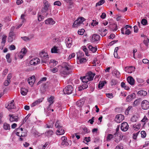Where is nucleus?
Wrapping results in <instances>:
<instances>
[{
	"mask_svg": "<svg viewBox=\"0 0 149 149\" xmlns=\"http://www.w3.org/2000/svg\"><path fill=\"white\" fill-rule=\"evenodd\" d=\"M70 70L68 69H61L60 72V74L63 77H65L70 74Z\"/></svg>",
	"mask_w": 149,
	"mask_h": 149,
	"instance_id": "nucleus-5",
	"label": "nucleus"
},
{
	"mask_svg": "<svg viewBox=\"0 0 149 149\" xmlns=\"http://www.w3.org/2000/svg\"><path fill=\"white\" fill-rule=\"evenodd\" d=\"M99 31L101 32V35L102 37L106 36L107 33V30L106 29L104 30L103 29H99Z\"/></svg>",
	"mask_w": 149,
	"mask_h": 149,
	"instance_id": "nucleus-30",
	"label": "nucleus"
},
{
	"mask_svg": "<svg viewBox=\"0 0 149 149\" xmlns=\"http://www.w3.org/2000/svg\"><path fill=\"white\" fill-rule=\"evenodd\" d=\"M52 122L51 124L49 123V125H48V124H47L46 125L47 126L46 127L49 128H52L53 127V125L54 124V122L53 121H51Z\"/></svg>",
	"mask_w": 149,
	"mask_h": 149,
	"instance_id": "nucleus-50",
	"label": "nucleus"
},
{
	"mask_svg": "<svg viewBox=\"0 0 149 149\" xmlns=\"http://www.w3.org/2000/svg\"><path fill=\"white\" fill-rule=\"evenodd\" d=\"M141 136L142 138H145L146 136V132L144 131H142L141 132Z\"/></svg>",
	"mask_w": 149,
	"mask_h": 149,
	"instance_id": "nucleus-52",
	"label": "nucleus"
},
{
	"mask_svg": "<svg viewBox=\"0 0 149 149\" xmlns=\"http://www.w3.org/2000/svg\"><path fill=\"white\" fill-rule=\"evenodd\" d=\"M85 32L84 29H81L79 30L78 31V33L80 35H83Z\"/></svg>",
	"mask_w": 149,
	"mask_h": 149,
	"instance_id": "nucleus-46",
	"label": "nucleus"
},
{
	"mask_svg": "<svg viewBox=\"0 0 149 149\" xmlns=\"http://www.w3.org/2000/svg\"><path fill=\"white\" fill-rule=\"evenodd\" d=\"M84 140L88 142L91 141V137H85L84 138Z\"/></svg>",
	"mask_w": 149,
	"mask_h": 149,
	"instance_id": "nucleus-63",
	"label": "nucleus"
},
{
	"mask_svg": "<svg viewBox=\"0 0 149 149\" xmlns=\"http://www.w3.org/2000/svg\"><path fill=\"white\" fill-rule=\"evenodd\" d=\"M100 36L96 34H95L93 35L92 37V41L93 42L97 41L100 40Z\"/></svg>",
	"mask_w": 149,
	"mask_h": 149,
	"instance_id": "nucleus-21",
	"label": "nucleus"
},
{
	"mask_svg": "<svg viewBox=\"0 0 149 149\" xmlns=\"http://www.w3.org/2000/svg\"><path fill=\"white\" fill-rule=\"evenodd\" d=\"M10 81H8V80H6L4 82V85L6 86H8L10 82Z\"/></svg>",
	"mask_w": 149,
	"mask_h": 149,
	"instance_id": "nucleus-60",
	"label": "nucleus"
},
{
	"mask_svg": "<svg viewBox=\"0 0 149 149\" xmlns=\"http://www.w3.org/2000/svg\"><path fill=\"white\" fill-rule=\"evenodd\" d=\"M143 43L146 46H148V43L149 42V39L147 38L146 40H145L143 42Z\"/></svg>",
	"mask_w": 149,
	"mask_h": 149,
	"instance_id": "nucleus-58",
	"label": "nucleus"
},
{
	"mask_svg": "<svg viewBox=\"0 0 149 149\" xmlns=\"http://www.w3.org/2000/svg\"><path fill=\"white\" fill-rule=\"evenodd\" d=\"M85 20V19L83 17L78 18L74 22L73 26L74 27H78L81 25H83V22Z\"/></svg>",
	"mask_w": 149,
	"mask_h": 149,
	"instance_id": "nucleus-2",
	"label": "nucleus"
},
{
	"mask_svg": "<svg viewBox=\"0 0 149 149\" xmlns=\"http://www.w3.org/2000/svg\"><path fill=\"white\" fill-rule=\"evenodd\" d=\"M132 100V99L131 97V96L130 95H128L126 98V101L127 102H130Z\"/></svg>",
	"mask_w": 149,
	"mask_h": 149,
	"instance_id": "nucleus-55",
	"label": "nucleus"
},
{
	"mask_svg": "<svg viewBox=\"0 0 149 149\" xmlns=\"http://www.w3.org/2000/svg\"><path fill=\"white\" fill-rule=\"evenodd\" d=\"M27 52V50L25 48H23L19 53L18 56L20 58H22Z\"/></svg>",
	"mask_w": 149,
	"mask_h": 149,
	"instance_id": "nucleus-12",
	"label": "nucleus"
},
{
	"mask_svg": "<svg viewBox=\"0 0 149 149\" xmlns=\"http://www.w3.org/2000/svg\"><path fill=\"white\" fill-rule=\"evenodd\" d=\"M142 61L144 63H148L149 64L148 68H149V61L147 59H144Z\"/></svg>",
	"mask_w": 149,
	"mask_h": 149,
	"instance_id": "nucleus-64",
	"label": "nucleus"
},
{
	"mask_svg": "<svg viewBox=\"0 0 149 149\" xmlns=\"http://www.w3.org/2000/svg\"><path fill=\"white\" fill-rule=\"evenodd\" d=\"M35 79L34 76H32L29 78L27 80L28 82L30 85L32 86L35 82Z\"/></svg>",
	"mask_w": 149,
	"mask_h": 149,
	"instance_id": "nucleus-15",
	"label": "nucleus"
},
{
	"mask_svg": "<svg viewBox=\"0 0 149 149\" xmlns=\"http://www.w3.org/2000/svg\"><path fill=\"white\" fill-rule=\"evenodd\" d=\"M6 107L8 110L14 109L15 107L14 100H12L10 102L8 103L5 104Z\"/></svg>",
	"mask_w": 149,
	"mask_h": 149,
	"instance_id": "nucleus-7",
	"label": "nucleus"
},
{
	"mask_svg": "<svg viewBox=\"0 0 149 149\" xmlns=\"http://www.w3.org/2000/svg\"><path fill=\"white\" fill-rule=\"evenodd\" d=\"M55 127L58 129L61 128L62 127L60 125L59 122L58 120H57L55 124Z\"/></svg>",
	"mask_w": 149,
	"mask_h": 149,
	"instance_id": "nucleus-42",
	"label": "nucleus"
},
{
	"mask_svg": "<svg viewBox=\"0 0 149 149\" xmlns=\"http://www.w3.org/2000/svg\"><path fill=\"white\" fill-rule=\"evenodd\" d=\"M21 93L23 95H25L28 92L27 89L24 87H22L21 88Z\"/></svg>",
	"mask_w": 149,
	"mask_h": 149,
	"instance_id": "nucleus-26",
	"label": "nucleus"
},
{
	"mask_svg": "<svg viewBox=\"0 0 149 149\" xmlns=\"http://www.w3.org/2000/svg\"><path fill=\"white\" fill-rule=\"evenodd\" d=\"M53 131L51 130L46 132L45 133L46 135L48 136H51L53 134Z\"/></svg>",
	"mask_w": 149,
	"mask_h": 149,
	"instance_id": "nucleus-39",
	"label": "nucleus"
},
{
	"mask_svg": "<svg viewBox=\"0 0 149 149\" xmlns=\"http://www.w3.org/2000/svg\"><path fill=\"white\" fill-rule=\"evenodd\" d=\"M3 128L5 130H9L10 129L9 124L6 123H4L3 124Z\"/></svg>",
	"mask_w": 149,
	"mask_h": 149,
	"instance_id": "nucleus-38",
	"label": "nucleus"
},
{
	"mask_svg": "<svg viewBox=\"0 0 149 149\" xmlns=\"http://www.w3.org/2000/svg\"><path fill=\"white\" fill-rule=\"evenodd\" d=\"M45 24H47L53 25L55 24V22L51 18H49L45 21Z\"/></svg>",
	"mask_w": 149,
	"mask_h": 149,
	"instance_id": "nucleus-18",
	"label": "nucleus"
},
{
	"mask_svg": "<svg viewBox=\"0 0 149 149\" xmlns=\"http://www.w3.org/2000/svg\"><path fill=\"white\" fill-rule=\"evenodd\" d=\"M106 95L107 97L111 99L113 97V95L112 93H106Z\"/></svg>",
	"mask_w": 149,
	"mask_h": 149,
	"instance_id": "nucleus-57",
	"label": "nucleus"
},
{
	"mask_svg": "<svg viewBox=\"0 0 149 149\" xmlns=\"http://www.w3.org/2000/svg\"><path fill=\"white\" fill-rule=\"evenodd\" d=\"M121 33L123 34L129 35L131 33V31L129 29H124V28H122L121 29Z\"/></svg>",
	"mask_w": 149,
	"mask_h": 149,
	"instance_id": "nucleus-24",
	"label": "nucleus"
},
{
	"mask_svg": "<svg viewBox=\"0 0 149 149\" xmlns=\"http://www.w3.org/2000/svg\"><path fill=\"white\" fill-rule=\"evenodd\" d=\"M134 130L136 131L139 130L141 127V124L140 123H138L137 125H135L133 126Z\"/></svg>",
	"mask_w": 149,
	"mask_h": 149,
	"instance_id": "nucleus-36",
	"label": "nucleus"
},
{
	"mask_svg": "<svg viewBox=\"0 0 149 149\" xmlns=\"http://www.w3.org/2000/svg\"><path fill=\"white\" fill-rule=\"evenodd\" d=\"M84 103V101L83 100L78 101L76 102L77 105L79 107H82Z\"/></svg>",
	"mask_w": 149,
	"mask_h": 149,
	"instance_id": "nucleus-32",
	"label": "nucleus"
},
{
	"mask_svg": "<svg viewBox=\"0 0 149 149\" xmlns=\"http://www.w3.org/2000/svg\"><path fill=\"white\" fill-rule=\"evenodd\" d=\"M113 73L118 78L120 77V73L118 71L116 70H114Z\"/></svg>",
	"mask_w": 149,
	"mask_h": 149,
	"instance_id": "nucleus-41",
	"label": "nucleus"
},
{
	"mask_svg": "<svg viewBox=\"0 0 149 149\" xmlns=\"http://www.w3.org/2000/svg\"><path fill=\"white\" fill-rule=\"evenodd\" d=\"M147 23V20L145 19H143L141 21V23L143 25H146Z\"/></svg>",
	"mask_w": 149,
	"mask_h": 149,
	"instance_id": "nucleus-53",
	"label": "nucleus"
},
{
	"mask_svg": "<svg viewBox=\"0 0 149 149\" xmlns=\"http://www.w3.org/2000/svg\"><path fill=\"white\" fill-rule=\"evenodd\" d=\"M80 53H77V58L80 60V62L81 63H83L86 61V58H81L80 55Z\"/></svg>",
	"mask_w": 149,
	"mask_h": 149,
	"instance_id": "nucleus-22",
	"label": "nucleus"
},
{
	"mask_svg": "<svg viewBox=\"0 0 149 149\" xmlns=\"http://www.w3.org/2000/svg\"><path fill=\"white\" fill-rule=\"evenodd\" d=\"M15 38V35L13 31H11L9 34V36L8 38V42H12Z\"/></svg>",
	"mask_w": 149,
	"mask_h": 149,
	"instance_id": "nucleus-10",
	"label": "nucleus"
},
{
	"mask_svg": "<svg viewBox=\"0 0 149 149\" xmlns=\"http://www.w3.org/2000/svg\"><path fill=\"white\" fill-rule=\"evenodd\" d=\"M62 142L61 145L62 146H68L69 145V143L67 141V138L65 136H63L61 138Z\"/></svg>",
	"mask_w": 149,
	"mask_h": 149,
	"instance_id": "nucleus-13",
	"label": "nucleus"
},
{
	"mask_svg": "<svg viewBox=\"0 0 149 149\" xmlns=\"http://www.w3.org/2000/svg\"><path fill=\"white\" fill-rule=\"evenodd\" d=\"M129 125L128 123L126 122H124L121 124L120 128L121 130L124 132L127 131L129 129Z\"/></svg>",
	"mask_w": 149,
	"mask_h": 149,
	"instance_id": "nucleus-6",
	"label": "nucleus"
},
{
	"mask_svg": "<svg viewBox=\"0 0 149 149\" xmlns=\"http://www.w3.org/2000/svg\"><path fill=\"white\" fill-rule=\"evenodd\" d=\"M113 135L111 134H108L107 137V141L110 140L113 137Z\"/></svg>",
	"mask_w": 149,
	"mask_h": 149,
	"instance_id": "nucleus-48",
	"label": "nucleus"
},
{
	"mask_svg": "<svg viewBox=\"0 0 149 149\" xmlns=\"http://www.w3.org/2000/svg\"><path fill=\"white\" fill-rule=\"evenodd\" d=\"M142 108L143 110H147L149 109V102L146 100H143L141 104Z\"/></svg>",
	"mask_w": 149,
	"mask_h": 149,
	"instance_id": "nucleus-4",
	"label": "nucleus"
},
{
	"mask_svg": "<svg viewBox=\"0 0 149 149\" xmlns=\"http://www.w3.org/2000/svg\"><path fill=\"white\" fill-rule=\"evenodd\" d=\"M140 103V100L139 99L136 100L134 102L133 104L135 106H136L139 104Z\"/></svg>",
	"mask_w": 149,
	"mask_h": 149,
	"instance_id": "nucleus-51",
	"label": "nucleus"
},
{
	"mask_svg": "<svg viewBox=\"0 0 149 149\" xmlns=\"http://www.w3.org/2000/svg\"><path fill=\"white\" fill-rule=\"evenodd\" d=\"M65 43L67 47L69 48L72 45V38H67L65 39Z\"/></svg>",
	"mask_w": 149,
	"mask_h": 149,
	"instance_id": "nucleus-14",
	"label": "nucleus"
},
{
	"mask_svg": "<svg viewBox=\"0 0 149 149\" xmlns=\"http://www.w3.org/2000/svg\"><path fill=\"white\" fill-rule=\"evenodd\" d=\"M105 2V1L104 0H101L100 1L96 3V6H100L103 4Z\"/></svg>",
	"mask_w": 149,
	"mask_h": 149,
	"instance_id": "nucleus-45",
	"label": "nucleus"
},
{
	"mask_svg": "<svg viewBox=\"0 0 149 149\" xmlns=\"http://www.w3.org/2000/svg\"><path fill=\"white\" fill-rule=\"evenodd\" d=\"M65 133L64 130L62 128L58 129L57 130L56 134L57 135H62L64 134Z\"/></svg>",
	"mask_w": 149,
	"mask_h": 149,
	"instance_id": "nucleus-31",
	"label": "nucleus"
},
{
	"mask_svg": "<svg viewBox=\"0 0 149 149\" xmlns=\"http://www.w3.org/2000/svg\"><path fill=\"white\" fill-rule=\"evenodd\" d=\"M138 118L136 116H133L131 118V120L132 122H135L137 121L138 120Z\"/></svg>",
	"mask_w": 149,
	"mask_h": 149,
	"instance_id": "nucleus-49",
	"label": "nucleus"
},
{
	"mask_svg": "<svg viewBox=\"0 0 149 149\" xmlns=\"http://www.w3.org/2000/svg\"><path fill=\"white\" fill-rule=\"evenodd\" d=\"M106 83V81H100L98 85V88L101 89L104 85Z\"/></svg>",
	"mask_w": 149,
	"mask_h": 149,
	"instance_id": "nucleus-34",
	"label": "nucleus"
},
{
	"mask_svg": "<svg viewBox=\"0 0 149 149\" xmlns=\"http://www.w3.org/2000/svg\"><path fill=\"white\" fill-rule=\"evenodd\" d=\"M54 97L53 96H51L48 99V101L50 103L49 104V106H51V105L54 102Z\"/></svg>",
	"mask_w": 149,
	"mask_h": 149,
	"instance_id": "nucleus-37",
	"label": "nucleus"
},
{
	"mask_svg": "<svg viewBox=\"0 0 149 149\" xmlns=\"http://www.w3.org/2000/svg\"><path fill=\"white\" fill-rule=\"evenodd\" d=\"M124 119V116L121 114L117 115L115 119V121L118 123H120Z\"/></svg>",
	"mask_w": 149,
	"mask_h": 149,
	"instance_id": "nucleus-11",
	"label": "nucleus"
},
{
	"mask_svg": "<svg viewBox=\"0 0 149 149\" xmlns=\"http://www.w3.org/2000/svg\"><path fill=\"white\" fill-rule=\"evenodd\" d=\"M83 130L84 134L87 133L89 132V131H88L87 128L86 127L83 128Z\"/></svg>",
	"mask_w": 149,
	"mask_h": 149,
	"instance_id": "nucleus-56",
	"label": "nucleus"
},
{
	"mask_svg": "<svg viewBox=\"0 0 149 149\" xmlns=\"http://www.w3.org/2000/svg\"><path fill=\"white\" fill-rule=\"evenodd\" d=\"M111 84V86L115 85L117 83V81L114 79H112L110 82Z\"/></svg>",
	"mask_w": 149,
	"mask_h": 149,
	"instance_id": "nucleus-47",
	"label": "nucleus"
},
{
	"mask_svg": "<svg viewBox=\"0 0 149 149\" xmlns=\"http://www.w3.org/2000/svg\"><path fill=\"white\" fill-rule=\"evenodd\" d=\"M30 115H29L28 114L27 116H26L25 118H24V120L22 122V123L20 125L19 127L22 126V125L24 124V123L27 120L28 118L30 116Z\"/></svg>",
	"mask_w": 149,
	"mask_h": 149,
	"instance_id": "nucleus-44",
	"label": "nucleus"
},
{
	"mask_svg": "<svg viewBox=\"0 0 149 149\" xmlns=\"http://www.w3.org/2000/svg\"><path fill=\"white\" fill-rule=\"evenodd\" d=\"M147 94V92L144 91H140L138 92V94L141 96H145Z\"/></svg>",
	"mask_w": 149,
	"mask_h": 149,
	"instance_id": "nucleus-35",
	"label": "nucleus"
},
{
	"mask_svg": "<svg viewBox=\"0 0 149 149\" xmlns=\"http://www.w3.org/2000/svg\"><path fill=\"white\" fill-rule=\"evenodd\" d=\"M123 147L122 144L117 145L115 149H123Z\"/></svg>",
	"mask_w": 149,
	"mask_h": 149,
	"instance_id": "nucleus-61",
	"label": "nucleus"
},
{
	"mask_svg": "<svg viewBox=\"0 0 149 149\" xmlns=\"http://www.w3.org/2000/svg\"><path fill=\"white\" fill-rule=\"evenodd\" d=\"M61 69H71V67L70 65H69V63H67L65 62L63 63L61 65Z\"/></svg>",
	"mask_w": 149,
	"mask_h": 149,
	"instance_id": "nucleus-9",
	"label": "nucleus"
},
{
	"mask_svg": "<svg viewBox=\"0 0 149 149\" xmlns=\"http://www.w3.org/2000/svg\"><path fill=\"white\" fill-rule=\"evenodd\" d=\"M9 116L10 117V122H12L14 121H17L18 120V117L17 116L11 115H9Z\"/></svg>",
	"mask_w": 149,
	"mask_h": 149,
	"instance_id": "nucleus-23",
	"label": "nucleus"
},
{
	"mask_svg": "<svg viewBox=\"0 0 149 149\" xmlns=\"http://www.w3.org/2000/svg\"><path fill=\"white\" fill-rule=\"evenodd\" d=\"M51 52L52 53H58L59 52L60 50L58 47L54 46L51 49Z\"/></svg>",
	"mask_w": 149,
	"mask_h": 149,
	"instance_id": "nucleus-25",
	"label": "nucleus"
},
{
	"mask_svg": "<svg viewBox=\"0 0 149 149\" xmlns=\"http://www.w3.org/2000/svg\"><path fill=\"white\" fill-rule=\"evenodd\" d=\"M25 16V15L24 14L22 15L21 16V19L22 20V23L20 24L19 25L17 26V29H19L20 28L21 26L22 25L23 23L24 22V21H25V19H24V17Z\"/></svg>",
	"mask_w": 149,
	"mask_h": 149,
	"instance_id": "nucleus-29",
	"label": "nucleus"
},
{
	"mask_svg": "<svg viewBox=\"0 0 149 149\" xmlns=\"http://www.w3.org/2000/svg\"><path fill=\"white\" fill-rule=\"evenodd\" d=\"M38 21H41L44 19V17L43 16V15L41 13L39 12L38 13Z\"/></svg>",
	"mask_w": 149,
	"mask_h": 149,
	"instance_id": "nucleus-33",
	"label": "nucleus"
},
{
	"mask_svg": "<svg viewBox=\"0 0 149 149\" xmlns=\"http://www.w3.org/2000/svg\"><path fill=\"white\" fill-rule=\"evenodd\" d=\"M7 36H3V38L2 39V41L1 42V45L2 46H4V44L6 42V39Z\"/></svg>",
	"mask_w": 149,
	"mask_h": 149,
	"instance_id": "nucleus-40",
	"label": "nucleus"
},
{
	"mask_svg": "<svg viewBox=\"0 0 149 149\" xmlns=\"http://www.w3.org/2000/svg\"><path fill=\"white\" fill-rule=\"evenodd\" d=\"M41 58L42 63H47L49 61V57L47 54L44 52H42L39 54Z\"/></svg>",
	"mask_w": 149,
	"mask_h": 149,
	"instance_id": "nucleus-1",
	"label": "nucleus"
},
{
	"mask_svg": "<svg viewBox=\"0 0 149 149\" xmlns=\"http://www.w3.org/2000/svg\"><path fill=\"white\" fill-rule=\"evenodd\" d=\"M75 53H73L70 55L68 57V58L69 59H71L72 58H74L75 56Z\"/></svg>",
	"mask_w": 149,
	"mask_h": 149,
	"instance_id": "nucleus-62",
	"label": "nucleus"
},
{
	"mask_svg": "<svg viewBox=\"0 0 149 149\" xmlns=\"http://www.w3.org/2000/svg\"><path fill=\"white\" fill-rule=\"evenodd\" d=\"M73 90V88L72 86L68 85L63 89V91L65 94L69 95L72 93Z\"/></svg>",
	"mask_w": 149,
	"mask_h": 149,
	"instance_id": "nucleus-3",
	"label": "nucleus"
},
{
	"mask_svg": "<svg viewBox=\"0 0 149 149\" xmlns=\"http://www.w3.org/2000/svg\"><path fill=\"white\" fill-rule=\"evenodd\" d=\"M80 79L83 82L85 83H87L89 81L88 77L86 75L82 77H81Z\"/></svg>",
	"mask_w": 149,
	"mask_h": 149,
	"instance_id": "nucleus-27",
	"label": "nucleus"
},
{
	"mask_svg": "<svg viewBox=\"0 0 149 149\" xmlns=\"http://www.w3.org/2000/svg\"><path fill=\"white\" fill-rule=\"evenodd\" d=\"M95 74V73L92 72H89L88 74L86 75L88 77L89 81H91L93 80Z\"/></svg>",
	"mask_w": 149,
	"mask_h": 149,
	"instance_id": "nucleus-20",
	"label": "nucleus"
},
{
	"mask_svg": "<svg viewBox=\"0 0 149 149\" xmlns=\"http://www.w3.org/2000/svg\"><path fill=\"white\" fill-rule=\"evenodd\" d=\"M54 5L60 6L61 5V3L60 1H57L54 2Z\"/></svg>",
	"mask_w": 149,
	"mask_h": 149,
	"instance_id": "nucleus-59",
	"label": "nucleus"
},
{
	"mask_svg": "<svg viewBox=\"0 0 149 149\" xmlns=\"http://www.w3.org/2000/svg\"><path fill=\"white\" fill-rule=\"evenodd\" d=\"M43 3V9L45 11H47L49 6V3L46 0H45L44 1Z\"/></svg>",
	"mask_w": 149,
	"mask_h": 149,
	"instance_id": "nucleus-19",
	"label": "nucleus"
},
{
	"mask_svg": "<svg viewBox=\"0 0 149 149\" xmlns=\"http://www.w3.org/2000/svg\"><path fill=\"white\" fill-rule=\"evenodd\" d=\"M88 48L89 50H90L93 53L95 52L97 49V47H93L91 45H89L88 46Z\"/></svg>",
	"mask_w": 149,
	"mask_h": 149,
	"instance_id": "nucleus-28",
	"label": "nucleus"
},
{
	"mask_svg": "<svg viewBox=\"0 0 149 149\" xmlns=\"http://www.w3.org/2000/svg\"><path fill=\"white\" fill-rule=\"evenodd\" d=\"M127 81L128 83L131 85L134 84L135 80L133 77L131 76H129L127 78Z\"/></svg>",
	"mask_w": 149,
	"mask_h": 149,
	"instance_id": "nucleus-16",
	"label": "nucleus"
},
{
	"mask_svg": "<svg viewBox=\"0 0 149 149\" xmlns=\"http://www.w3.org/2000/svg\"><path fill=\"white\" fill-rule=\"evenodd\" d=\"M82 49L83 51L85 52L86 55V56H88L89 55L88 54V52L87 49L86 48V46H84L82 47Z\"/></svg>",
	"mask_w": 149,
	"mask_h": 149,
	"instance_id": "nucleus-43",
	"label": "nucleus"
},
{
	"mask_svg": "<svg viewBox=\"0 0 149 149\" xmlns=\"http://www.w3.org/2000/svg\"><path fill=\"white\" fill-rule=\"evenodd\" d=\"M40 61V59L39 58H36L31 60L30 62V63L31 65H35L39 63Z\"/></svg>",
	"mask_w": 149,
	"mask_h": 149,
	"instance_id": "nucleus-8",
	"label": "nucleus"
},
{
	"mask_svg": "<svg viewBox=\"0 0 149 149\" xmlns=\"http://www.w3.org/2000/svg\"><path fill=\"white\" fill-rule=\"evenodd\" d=\"M130 68H132V71L134 70V69H135V68L133 66H130V67H127L125 68V71L126 72H127V70H128Z\"/></svg>",
	"mask_w": 149,
	"mask_h": 149,
	"instance_id": "nucleus-54",
	"label": "nucleus"
},
{
	"mask_svg": "<svg viewBox=\"0 0 149 149\" xmlns=\"http://www.w3.org/2000/svg\"><path fill=\"white\" fill-rule=\"evenodd\" d=\"M43 100V98H40L34 102L31 105V107H34L42 102Z\"/></svg>",
	"mask_w": 149,
	"mask_h": 149,
	"instance_id": "nucleus-17",
	"label": "nucleus"
}]
</instances>
